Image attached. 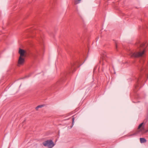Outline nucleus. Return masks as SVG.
<instances>
[{"label": "nucleus", "instance_id": "11", "mask_svg": "<svg viewBox=\"0 0 148 148\" xmlns=\"http://www.w3.org/2000/svg\"><path fill=\"white\" fill-rule=\"evenodd\" d=\"M79 3V2H77V1H75V4H78Z\"/></svg>", "mask_w": 148, "mask_h": 148}, {"label": "nucleus", "instance_id": "13", "mask_svg": "<svg viewBox=\"0 0 148 148\" xmlns=\"http://www.w3.org/2000/svg\"><path fill=\"white\" fill-rule=\"evenodd\" d=\"M138 85L136 86L135 88H137V87H138Z\"/></svg>", "mask_w": 148, "mask_h": 148}, {"label": "nucleus", "instance_id": "4", "mask_svg": "<svg viewBox=\"0 0 148 148\" xmlns=\"http://www.w3.org/2000/svg\"><path fill=\"white\" fill-rule=\"evenodd\" d=\"M43 144L45 146H48L49 148H52L54 146V143L53 141L51 140H47L44 142L43 143Z\"/></svg>", "mask_w": 148, "mask_h": 148}, {"label": "nucleus", "instance_id": "12", "mask_svg": "<svg viewBox=\"0 0 148 148\" xmlns=\"http://www.w3.org/2000/svg\"><path fill=\"white\" fill-rule=\"evenodd\" d=\"M115 45H116V49H117V42H115Z\"/></svg>", "mask_w": 148, "mask_h": 148}, {"label": "nucleus", "instance_id": "7", "mask_svg": "<svg viewBox=\"0 0 148 148\" xmlns=\"http://www.w3.org/2000/svg\"><path fill=\"white\" fill-rule=\"evenodd\" d=\"M140 139L141 143H145L147 142L146 140L144 138H140Z\"/></svg>", "mask_w": 148, "mask_h": 148}, {"label": "nucleus", "instance_id": "10", "mask_svg": "<svg viewBox=\"0 0 148 148\" xmlns=\"http://www.w3.org/2000/svg\"><path fill=\"white\" fill-rule=\"evenodd\" d=\"M75 116H76V115H73V116H72L73 118H72V126L73 125V123H74V119L75 118Z\"/></svg>", "mask_w": 148, "mask_h": 148}, {"label": "nucleus", "instance_id": "14", "mask_svg": "<svg viewBox=\"0 0 148 148\" xmlns=\"http://www.w3.org/2000/svg\"><path fill=\"white\" fill-rule=\"evenodd\" d=\"M78 1H81V0H77Z\"/></svg>", "mask_w": 148, "mask_h": 148}, {"label": "nucleus", "instance_id": "16", "mask_svg": "<svg viewBox=\"0 0 148 148\" xmlns=\"http://www.w3.org/2000/svg\"><path fill=\"white\" fill-rule=\"evenodd\" d=\"M102 65H103V64H102Z\"/></svg>", "mask_w": 148, "mask_h": 148}, {"label": "nucleus", "instance_id": "6", "mask_svg": "<svg viewBox=\"0 0 148 148\" xmlns=\"http://www.w3.org/2000/svg\"><path fill=\"white\" fill-rule=\"evenodd\" d=\"M25 50L19 48L18 51V53L20 54V56L21 57H23L25 56Z\"/></svg>", "mask_w": 148, "mask_h": 148}, {"label": "nucleus", "instance_id": "15", "mask_svg": "<svg viewBox=\"0 0 148 148\" xmlns=\"http://www.w3.org/2000/svg\"><path fill=\"white\" fill-rule=\"evenodd\" d=\"M140 71H141L142 70V69H140Z\"/></svg>", "mask_w": 148, "mask_h": 148}, {"label": "nucleus", "instance_id": "2", "mask_svg": "<svg viewBox=\"0 0 148 148\" xmlns=\"http://www.w3.org/2000/svg\"><path fill=\"white\" fill-rule=\"evenodd\" d=\"M144 124V123L143 122L141 124H140L138 126V129H139L141 127L142 128H141V129L139 131H138L136 132L135 133H133L132 134H130L129 135L130 136H132L134 135H136V134H138V133L140 132H142V133H145L147 132H148V130H146L145 132H144L145 131V128L143 126V124Z\"/></svg>", "mask_w": 148, "mask_h": 148}, {"label": "nucleus", "instance_id": "1", "mask_svg": "<svg viewBox=\"0 0 148 148\" xmlns=\"http://www.w3.org/2000/svg\"><path fill=\"white\" fill-rule=\"evenodd\" d=\"M79 66H78L77 64V63L74 62L71 63V66L68 69V71L67 72H65L64 73V76L66 77V76L71 73H73L76 70V67H79Z\"/></svg>", "mask_w": 148, "mask_h": 148}, {"label": "nucleus", "instance_id": "8", "mask_svg": "<svg viewBox=\"0 0 148 148\" xmlns=\"http://www.w3.org/2000/svg\"><path fill=\"white\" fill-rule=\"evenodd\" d=\"M145 46V44L143 43L141 44H139L138 45L137 47H143Z\"/></svg>", "mask_w": 148, "mask_h": 148}, {"label": "nucleus", "instance_id": "5", "mask_svg": "<svg viewBox=\"0 0 148 148\" xmlns=\"http://www.w3.org/2000/svg\"><path fill=\"white\" fill-rule=\"evenodd\" d=\"M25 62V59L22 57L19 56L18 62V66L23 65Z\"/></svg>", "mask_w": 148, "mask_h": 148}, {"label": "nucleus", "instance_id": "3", "mask_svg": "<svg viewBox=\"0 0 148 148\" xmlns=\"http://www.w3.org/2000/svg\"><path fill=\"white\" fill-rule=\"evenodd\" d=\"M145 52V50L142 52H135L130 54L131 57L134 58H138L143 56Z\"/></svg>", "mask_w": 148, "mask_h": 148}, {"label": "nucleus", "instance_id": "17", "mask_svg": "<svg viewBox=\"0 0 148 148\" xmlns=\"http://www.w3.org/2000/svg\"><path fill=\"white\" fill-rule=\"evenodd\" d=\"M147 78H148V77H147Z\"/></svg>", "mask_w": 148, "mask_h": 148}, {"label": "nucleus", "instance_id": "9", "mask_svg": "<svg viewBox=\"0 0 148 148\" xmlns=\"http://www.w3.org/2000/svg\"><path fill=\"white\" fill-rule=\"evenodd\" d=\"M43 106V105H38L37 107H36V110H38V108H41Z\"/></svg>", "mask_w": 148, "mask_h": 148}]
</instances>
